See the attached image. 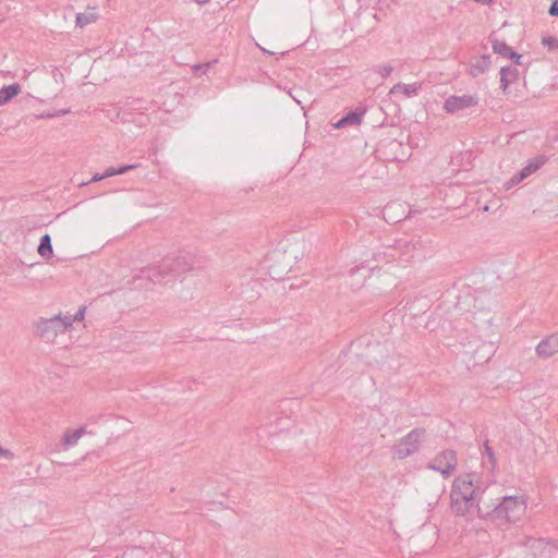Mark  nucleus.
<instances>
[{
  "label": "nucleus",
  "instance_id": "obj_16",
  "mask_svg": "<svg viewBox=\"0 0 558 558\" xmlns=\"http://www.w3.org/2000/svg\"><path fill=\"white\" fill-rule=\"evenodd\" d=\"M524 179V174L523 173H520L517 172L515 174H513L508 181H506L504 183V187L505 190H510L512 189L513 186L518 185L519 183H521Z\"/></svg>",
  "mask_w": 558,
  "mask_h": 558
},
{
  "label": "nucleus",
  "instance_id": "obj_1",
  "mask_svg": "<svg viewBox=\"0 0 558 558\" xmlns=\"http://www.w3.org/2000/svg\"><path fill=\"white\" fill-rule=\"evenodd\" d=\"M485 488L477 473H468L456 478V515H485L480 498Z\"/></svg>",
  "mask_w": 558,
  "mask_h": 558
},
{
  "label": "nucleus",
  "instance_id": "obj_22",
  "mask_svg": "<svg viewBox=\"0 0 558 558\" xmlns=\"http://www.w3.org/2000/svg\"><path fill=\"white\" fill-rule=\"evenodd\" d=\"M473 1L476 3L483 4V5H487V7H490L494 3V0H473Z\"/></svg>",
  "mask_w": 558,
  "mask_h": 558
},
{
  "label": "nucleus",
  "instance_id": "obj_21",
  "mask_svg": "<svg viewBox=\"0 0 558 558\" xmlns=\"http://www.w3.org/2000/svg\"><path fill=\"white\" fill-rule=\"evenodd\" d=\"M349 119L350 117H344L342 118L337 124H336V128H342L347 124H349Z\"/></svg>",
  "mask_w": 558,
  "mask_h": 558
},
{
  "label": "nucleus",
  "instance_id": "obj_13",
  "mask_svg": "<svg viewBox=\"0 0 558 558\" xmlns=\"http://www.w3.org/2000/svg\"><path fill=\"white\" fill-rule=\"evenodd\" d=\"M37 252L45 259H50L52 257L53 250L50 235L46 234L41 238Z\"/></svg>",
  "mask_w": 558,
  "mask_h": 558
},
{
  "label": "nucleus",
  "instance_id": "obj_23",
  "mask_svg": "<svg viewBox=\"0 0 558 558\" xmlns=\"http://www.w3.org/2000/svg\"><path fill=\"white\" fill-rule=\"evenodd\" d=\"M84 312H85V311H84V308H81V310L77 312V314H76V316L74 317V319H76V320H82V319L84 318Z\"/></svg>",
  "mask_w": 558,
  "mask_h": 558
},
{
  "label": "nucleus",
  "instance_id": "obj_7",
  "mask_svg": "<svg viewBox=\"0 0 558 558\" xmlns=\"http://www.w3.org/2000/svg\"><path fill=\"white\" fill-rule=\"evenodd\" d=\"M493 51L502 58L511 59L518 65H522V56L517 53L505 40L490 39Z\"/></svg>",
  "mask_w": 558,
  "mask_h": 558
},
{
  "label": "nucleus",
  "instance_id": "obj_12",
  "mask_svg": "<svg viewBox=\"0 0 558 558\" xmlns=\"http://www.w3.org/2000/svg\"><path fill=\"white\" fill-rule=\"evenodd\" d=\"M21 93V86L19 84H11L0 89V106L5 105L13 97Z\"/></svg>",
  "mask_w": 558,
  "mask_h": 558
},
{
  "label": "nucleus",
  "instance_id": "obj_4",
  "mask_svg": "<svg viewBox=\"0 0 558 558\" xmlns=\"http://www.w3.org/2000/svg\"><path fill=\"white\" fill-rule=\"evenodd\" d=\"M459 344L461 345L462 350L460 351L461 354H464L466 356H470L475 361V363L481 362V360H476L475 354L477 353V350L481 345V340L473 331H461L459 333Z\"/></svg>",
  "mask_w": 558,
  "mask_h": 558
},
{
  "label": "nucleus",
  "instance_id": "obj_26",
  "mask_svg": "<svg viewBox=\"0 0 558 558\" xmlns=\"http://www.w3.org/2000/svg\"><path fill=\"white\" fill-rule=\"evenodd\" d=\"M493 353H494V350L492 349V350H490V352L488 353V355H487V356H483V359H482V360H484V361H488V360L490 359V356H492V354H493Z\"/></svg>",
  "mask_w": 558,
  "mask_h": 558
},
{
  "label": "nucleus",
  "instance_id": "obj_18",
  "mask_svg": "<svg viewBox=\"0 0 558 558\" xmlns=\"http://www.w3.org/2000/svg\"><path fill=\"white\" fill-rule=\"evenodd\" d=\"M484 454L487 457L488 461L493 465H495V463H496L495 453L488 445H485V453Z\"/></svg>",
  "mask_w": 558,
  "mask_h": 558
},
{
  "label": "nucleus",
  "instance_id": "obj_2",
  "mask_svg": "<svg viewBox=\"0 0 558 558\" xmlns=\"http://www.w3.org/2000/svg\"><path fill=\"white\" fill-rule=\"evenodd\" d=\"M526 509L527 498L525 495L504 496L486 514L501 523H517L523 519Z\"/></svg>",
  "mask_w": 558,
  "mask_h": 558
},
{
  "label": "nucleus",
  "instance_id": "obj_9",
  "mask_svg": "<svg viewBox=\"0 0 558 558\" xmlns=\"http://www.w3.org/2000/svg\"><path fill=\"white\" fill-rule=\"evenodd\" d=\"M547 161V157L545 155H537L531 159H529L525 166L520 170V173L524 174V179L529 178L533 173H535L542 166H544Z\"/></svg>",
  "mask_w": 558,
  "mask_h": 558
},
{
  "label": "nucleus",
  "instance_id": "obj_14",
  "mask_svg": "<svg viewBox=\"0 0 558 558\" xmlns=\"http://www.w3.org/2000/svg\"><path fill=\"white\" fill-rule=\"evenodd\" d=\"M478 104V99L473 95H464L462 97L456 96V111L462 110L469 107H474Z\"/></svg>",
  "mask_w": 558,
  "mask_h": 558
},
{
  "label": "nucleus",
  "instance_id": "obj_24",
  "mask_svg": "<svg viewBox=\"0 0 558 558\" xmlns=\"http://www.w3.org/2000/svg\"><path fill=\"white\" fill-rule=\"evenodd\" d=\"M349 117H350L349 123H354V122L357 123L360 121V117L356 114H351Z\"/></svg>",
  "mask_w": 558,
  "mask_h": 558
},
{
  "label": "nucleus",
  "instance_id": "obj_17",
  "mask_svg": "<svg viewBox=\"0 0 558 558\" xmlns=\"http://www.w3.org/2000/svg\"><path fill=\"white\" fill-rule=\"evenodd\" d=\"M542 44L548 49H558V37L546 36L542 38Z\"/></svg>",
  "mask_w": 558,
  "mask_h": 558
},
{
  "label": "nucleus",
  "instance_id": "obj_20",
  "mask_svg": "<svg viewBox=\"0 0 558 558\" xmlns=\"http://www.w3.org/2000/svg\"><path fill=\"white\" fill-rule=\"evenodd\" d=\"M131 168H132V167H131V166H129V167H124V168H122V169H120V170H118V171H116V170H108V171L106 172V177H110V175H114V174L123 173L125 170L131 169Z\"/></svg>",
  "mask_w": 558,
  "mask_h": 558
},
{
  "label": "nucleus",
  "instance_id": "obj_5",
  "mask_svg": "<svg viewBox=\"0 0 558 558\" xmlns=\"http://www.w3.org/2000/svg\"><path fill=\"white\" fill-rule=\"evenodd\" d=\"M72 322L73 319L69 317L62 318L61 316H56L52 318L41 319L40 322H38L37 329L43 336H46L49 335L51 330L61 331L66 329L69 326L72 325Z\"/></svg>",
  "mask_w": 558,
  "mask_h": 558
},
{
  "label": "nucleus",
  "instance_id": "obj_10",
  "mask_svg": "<svg viewBox=\"0 0 558 558\" xmlns=\"http://www.w3.org/2000/svg\"><path fill=\"white\" fill-rule=\"evenodd\" d=\"M519 77V71L514 66H502L500 69V88L506 92L509 85L517 81Z\"/></svg>",
  "mask_w": 558,
  "mask_h": 558
},
{
  "label": "nucleus",
  "instance_id": "obj_27",
  "mask_svg": "<svg viewBox=\"0 0 558 558\" xmlns=\"http://www.w3.org/2000/svg\"><path fill=\"white\" fill-rule=\"evenodd\" d=\"M197 3L199 4H205L207 3L209 0H195Z\"/></svg>",
  "mask_w": 558,
  "mask_h": 558
},
{
  "label": "nucleus",
  "instance_id": "obj_11",
  "mask_svg": "<svg viewBox=\"0 0 558 558\" xmlns=\"http://www.w3.org/2000/svg\"><path fill=\"white\" fill-rule=\"evenodd\" d=\"M490 66V57L483 56L477 59L475 62L470 64V74L472 76H477L484 73Z\"/></svg>",
  "mask_w": 558,
  "mask_h": 558
},
{
  "label": "nucleus",
  "instance_id": "obj_3",
  "mask_svg": "<svg viewBox=\"0 0 558 558\" xmlns=\"http://www.w3.org/2000/svg\"><path fill=\"white\" fill-rule=\"evenodd\" d=\"M487 296L486 291L476 290L468 283H462L459 287V295L456 307L461 312H470L473 308H484V299Z\"/></svg>",
  "mask_w": 558,
  "mask_h": 558
},
{
  "label": "nucleus",
  "instance_id": "obj_6",
  "mask_svg": "<svg viewBox=\"0 0 558 558\" xmlns=\"http://www.w3.org/2000/svg\"><path fill=\"white\" fill-rule=\"evenodd\" d=\"M536 354L542 359H548L558 353V332L543 339L536 345Z\"/></svg>",
  "mask_w": 558,
  "mask_h": 558
},
{
  "label": "nucleus",
  "instance_id": "obj_19",
  "mask_svg": "<svg viewBox=\"0 0 558 558\" xmlns=\"http://www.w3.org/2000/svg\"><path fill=\"white\" fill-rule=\"evenodd\" d=\"M548 13H549V15H551V16H558V0H555V1L551 3V5H550V8H549V10H548Z\"/></svg>",
  "mask_w": 558,
  "mask_h": 558
},
{
  "label": "nucleus",
  "instance_id": "obj_25",
  "mask_svg": "<svg viewBox=\"0 0 558 558\" xmlns=\"http://www.w3.org/2000/svg\"><path fill=\"white\" fill-rule=\"evenodd\" d=\"M0 456H3V457H5V458H10L12 454H11V452H10V451L4 450V449H2V448L0 447Z\"/></svg>",
  "mask_w": 558,
  "mask_h": 558
},
{
  "label": "nucleus",
  "instance_id": "obj_15",
  "mask_svg": "<svg viewBox=\"0 0 558 558\" xmlns=\"http://www.w3.org/2000/svg\"><path fill=\"white\" fill-rule=\"evenodd\" d=\"M526 546L533 551L534 555L542 554L546 547V543L542 538H529Z\"/></svg>",
  "mask_w": 558,
  "mask_h": 558
},
{
  "label": "nucleus",
  "instance_id": "obj_8",
  "mask_svg": "<svg viewBox=\"0 0 558 558\" xmlns=\"http://www.w3.org/2000/svg\"><path fill=\"white\" fill-rule=\"evenodd\" d=\"M98 17L97 8L88 7L76 15L75 23L77 27L83 28L95 23Z\"/></svg>",
  "mask_w": 558,
  "mask_h": 558
}]
</instances>
